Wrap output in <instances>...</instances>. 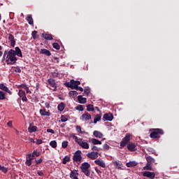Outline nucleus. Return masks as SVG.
<instances>
[{"label": "nucleus", "mask_w": 179, "mask_h": 179, "mask_svg": "<svg viewBox=\"0 0 179 179\" xmlns=\"http://www.w3.org/2000/svg\"><path fill=\"white\" fill-rule=\"evenodd\" d=\"M7 65H13L16 64L17 61V57H16V53H15V50L10 49L9 51H4L3 58L5 59Z\"/></svg>", "instance_id": "obj_1"}, {"label": "nucleus", "mask_w": 179, "mask_h": 179, "mask_svg": "<svg viewBox=\"0 0 179 179\" xmlns=\"http://www.w3.org/2000/svg\"><path fill=\"white\" fill-rule=\"evenodd\" d=\"M150 138L151 139H160V135H164V131L162 129H150Z\"/></svg>", "instance_id": "obj_2"}, {"label": "nucleus", "mask_w": 179, "mask_h": 179, "mask_svg": "<svg viewBox=\"0 0 179 179\" xmlns=\"http://www.w3.org/2000/svg\"><path fill=\"white\" fill-rule=\"evenodd\" d=\"M90 167V164L88 162H84L80 166L81 171L86 176V177H90V171L89 170Z\"/></svg>", "instance_id": "obj_3"}, {"label": "nucleus", "mask_w": 179, "mask_h": 179, "mask_svg": "<svg viewBox=\"0 0 179 179\" xmlns=\"http://www.w3.org/2000/svg\"><path fill=\"white\" fill-rule=\"evenodd\" d=\"M79 85H80V81L79 80H71L70 82H67L65 83V86L66 87H69L70 89H76Z\"/></svg>", "instance_id": "obj_4"}, {"label": "nucleus", "mask_w": 179, "mask_h": 179, "mask_svg": "<svg viewBox=\"0 0 179 179\" xmlns=\"http://www.w3.org/2000/svg\"><path fill=\"white\" fill-rule=\"evenodd\" d=\"M73 161L78 164H80V162H82V151L78 150L73 156Z\"/></svg>", "instance_id": "obj_5"}, {"label": "nucleus", "mask_w": 179, "mask_h": 179, "mask_svg": "<svg viewBox=\"0 0 179 179\" xmlns=\"http://www.w3.org/2000/svg\"><path fill=\"white\" fill-rule=\"evenodd\" d=\"M129 141H131V134H126L125 136L120 142V146H122V148H124V146H127V144L128 143V142H129Z\"/></svg>", "instance_id": "obj_6"}, {"label": "nucleus", "mask_w": 179, "mask_h": 179, "mask_svg": "<svg viewBox=\"0 0 179 179\" xmlns=\"http://www.w3.org/2000/svg\"><path fill=\"white\" fill-rule=\"evenodd\" d=\"M87 157H88V159H91V160H96V159L99 157V152L94 151L89 152L87 154Z\"/></svg>", "instance_id": "obj_7"}, {"label": "nucleus", "mask_w": 179, "mask_h": 179, "mask_svg": "<svg viewBox=\"0 0 179 179\" xmlns=\"http://www.w3.org/2000/svg\"><path fill=\"white\" fill-rule=\"evenodd\" d=\"M143 177H147L148 178L155 179V177H156V173L155 172H150V171H144L143 173Z\"/></svg>", "instance_id": "obj_8"}, {"label": "nucleus", "mask_w": 179, "mask_h": 179, "mask_svg": "<svg viewBox=\"0 0 179 179\" xmlns=\"http://www.w3.org/2000/svg\"><path fill=\"white\" fill-rule=\"evenodd\" d=\"M19 97L22 99V101H27V97L26 96V92L23 90H19L17 93Z\"/></svg>", "instance_id": "obj_9"}, {"label": "nucleus", "mask_w": 179, "mask_h": 179, "mask_svg": "<svg viewBox=\"0 0 179 179\" xmlns=\"http://www.w3.org/2000/svg\"><path fill=\"white\" fill-rule=\"evenodd\" d=\"M48 85L51 86V87H54L53 92H57V83H55V80L52 78H49L48 80Z\"/></svg>", "instance_id": "obj_10"}, {"label": "nucleus", "mask_w": 179, "mask_h": 179, "mask_svg": "<svg viewBox=\"0 0 179 179\" xmlns=\"http://www.w3.org/2000/svg\"><path fill=\"white\" fill-rule=\"evenodd\" d=\"M31 160H34V156L33 154H28L25 164H27V166H31Z\"/></svg>", "instance_id": "obj_11"}, {"label": "nucleus", "mask_w": 179, "mask_h": 179, "mask_svg": "<svg viewBox=\"0 0 179 179\" xmlns=\"http://www.w3.org/2000/svg\"><path fill=\"white\" fill-rule=\"evenodd\" d=\"M113 118H114V116L111 113H105L103 117V121H111L112 120H113Z\"/></svg>", "instance_id": "obj_12"}, {"label": "nucleus", "mask_w": 179, "mask_h": 179, "mask_svg": "<svg viewBox=\"0 0 179 179\" xmlns=\"http://www.w3.org/2000/svg\"><path fill=\"white\" fill-rule=\"evenodd\" d=\"M8 40L10 43V46L11 47H15V45H16V40L15 39V36H13V35H12V34H8Z\"/></svg>", "instance_id": "obj_13"}, {"label": "nucleus", "mask_w": 179, "mask_h": 179, "mask_svg": "<svg viewBox=\"0 0 179 179\" xmlns=\"http://www.w3.org/2000/svg\"><path fill=\"white\" fill-rule=\"evenodd\" d=\"M127 149L129 152H136L137 150L136 145L134 143H130L127 145Z\"/></svg>", "instance_id": "obj_14"}, {"label": "nucleus", "mask_w": 179, "mask_h": 179, "mask_svg": "<svg viewBox=\"0 0 179 179\" xmlns=\"http://www.w3.org/2000/svg\"><path fill=\"white\" fill-rule=\"evenodd\" d=\"M78 145H79V146L82 147L83 149H89V143L83 141V140H82V138L78 142Z\"/></svg>", "instance_id": "obj_15"}, {"label": "nucleus", "mask_w": 179, "mask_h": 179, "mask_svg": "<svg viewBox=\"0 0 179 179\" xmlns=\"http://www.w3.org/2000/svg\"><path fill=\"white\" fill-rule=\"evenodd\" d=\"M83 121H89L92 118V115L89 113L85 112L81 116Z\"/></svg>", "instance_id": "obj_16"}, {"label": "nucleus", "mask_w": 179, "mask_h": 179, "mask_svg": "<svg viewBox=\"0 0 179 179\" xmlns=\"http://www.w3.org/2000/svg\"><path fill=\"white\" fill-rule=\"evenodd\" d=\"M95 164L102 167L103 169H106V163L103 160L96 159L94 161Z\"/></svg>", "instance_id": "obj_17"}, {"label": "nucleus", "mask_w": 179, "mask_h": 179, "mask_svg": "<svg viewBox=\"0 0 179 179\" xmlns=\"http://www.w3.org/2000/svg\"><path fill=\"white\" fill-rule=\"evenodd\" d=\"M78 176H79V173H78V171H76V170L71 171V172L70 173V178L79 179V178H78Z\"/></svg>", "instance_id": "obj_18"}, {"label": "nucleus", "mask_w": 179, "mask_h": 179, "mask_svg": "<svg viewBox=\"0 0 179 179\" xmlns=\"http://www.w3.org/2000/svg\"><path fill=\"white\" fill-rule=\"evenodd\" d=\"M0 89H1V90H3V92H6V93H8V94H12V92L10 90V89L8 88V87H6L3 84H0Z\"/></svg>", "instance_id": "obj_19"}, {"label": "nucleus", "mask_w": 179, "mask_h": 179, "mask_svg": "<svg viewBox=\"0 0 179 179\" xmlns=\"http://www.w3.org/2000/svg\"><path fill=\"white\" fill-rule=\"evenodd\" d=\"M40 54H43V55H46L47 57H51V52L47 49H41Z\"/></svg>", "instance_id": "obj_20"}, {"label": "nucleus", "mask_w": 179, "mask_h": 179, "mask_svg": "<svg viewBox=\"0 0 179 179\" xmlns=\"http://www.w3.org/2000/svg\"><path fill=\"white\" fill-rule=\"evenodd\" d=\"M93 135L95 138H99V139H101V138H103V136H104V135H103V133H101L97 130L94 131Z\"/></svg>", "instance_id": "obj_21"}, {"label": "nucleus", "mask_w": 179, "mask_h": 179, "mask_svg": "<svg viewBox=\"0 0 179 179\" xmlns=\"http://www.w3.org/2000/svg\"><path fill=\"white\" fill-rule=\"evenodd\" d=\"M17 89H25L27 93H29L30 94H31V91L29 90V87H27L24 84H21V85H18Z\"/></svg>", "instance_id": "obj_22"}, {"label": "nucleus", "mask_w": 179, "mask_h": 179, "mask_svg": "<svg viewBox=\"0 0 179 179\" xmlns=\"http://www.w3.org/2000/svg\"><path fill=\"white\" fill-rule=\"evenodd\" d=\"M78 100L80 104H85V103L87 101V99L86 98H83L82 95H79L78 96Z\"/></svg>", "instance_id": "obj_23"}, {"label": "nucleus", "mask_w": 179, "mask_h": 179, "mask_svg": "<svg viewBox=\"0 0 179 179\" xmlns=\"http://www.w3.org/2000/svg\"><path fill=\"white\" fill-rule=\"evenodd\" d=\"M41 37L45 40H52V35L50 34H42Z\"/></svg>", "instance_id": "obj_24"}, {"label": "nucleus", "mask_w": 179, "mask_h": 179, "mask_svg": "<svg viewBox=\"0 0 179 179\" xmlns=\"http://www.w3.org/2000/svg\"><path fill=\"white\" fill-rule=\"evenodd\" d=\"M28 131L30 134H33V132H37V127L30 124L28 128Z\"/></svg>", "instance_id": "obj_25"}, {"label": "nucleus", "mask_w": 179, "mask_h": 179, "mask_svg": "<svg viewBox=\"0 0 179 179\" xmlns=\"http://www.w3.org/2000/svg\"><path fill=\"white\" fill-rule=\"evenodd\" d=\"M15 55H17V57H20L21 58L22 57H23V55L22 54V50L19 47L15 48Z\"/></svg>", "instance_id": "obj_26"}, {"label": "nucleus", "mask_w": 179, "mask_h": 179, "mask_svg": "<svg viewBox=\"0 0 179 179\" xmlns=\"http://www.w3.org/2000/svg\"><path fill=\"white\" fill-rule=\"evenodd\" d=\"M39 113H40L41 115H43V116H46V117H50V115H51L50 112H47L45 110V109H41L39 110Z\"/></svg>", "instance_id": "obj_27"}, {"label": "nucleus", "mask_w": 179, "mask_h": 179, "mask_svg": "<svg viewBox=\"0 0 179 179\" xmlns=\"http://www.w3.org/2000/svg\"><path fill=\"white\" fill-rule=\"evenodd\" d=\"M138 165V162L135 161H131L129 162L126 163L127 167H136Z\"/></svg>", "instance_id": "obj_28"}, {"label": "nucleus", "mask_w": 179, "mask_h": 179, "mask_svg": "<svg viewBox=\"0 0 179 179\" xmlns=\"http://www.w3.org/2000/svg\"><path fill=\"white\" fill-rule=\"evenodd\" d=\"M146 161H147V164H151V165H152V163H155V160L154 159V158L152 157L151 156L147 157H146Z\"/></svg>", "instance_id": "obj_29"}, {"label": "nucleus", "mask_w": 179, "mask_h": 179, "mask_svg": "<svg viewBox=\"0 0 179 179\" xmlns=\"http://www.w3.org/2000/svg\"><path fill=\"white\" fill-rule=\"evenodd\" d=\"M57 108L59 111H64V110H65V103H64V102H61L58 105Z\"/></svg>", "instance_id": "obj_30"}, {"label": "nucleus", "mask_w": 179, "mask_h": 179, "mask_svg": "<svg viewBox=\"0 0 179 179\" xmlns=\"http://www.w3.org/2000/svg\"><path fill=\"white\" fill-rule=\"evenodd\" d=\"M91 142L93 145H101V141L96 138H91Z\"/></svg>", "instance_id": "obj_31"}, {"label": "nucleus", "mask_w": 179, "mask_h": 179, "mask_svg": "<svg viewBox=\"0 0 179 179\" xmlns=\"http://www.w3.org/2000/svg\"><path fill=\"white\" fill-rule=\"evenodd\" d=\"M113 164L116 169H122V164H120V162L115 161L113 162Z\"/></svg>", "instance_id": "obj_32"}, {"label": "nucleus", "mask_w": 179, "mask_h": 179, "mask_svg": "<svg viewBox=\"0 0 179 179\" xmlns=\"http://www.w3.org/2000/svg\"><path fill=\"white\" fill-rule=\"evenodd\" d=\"M101 120V115H96L95 118L94 119V124H97L98 121Z\"/></svg>", "instance_id": "obj_33"}, {"label": "nucleus", "mask_w": 179, "mask_h": 179, "mask_svg": "<svg viewBox=\"0 0 179 179\" xmlns=\"http://www.w3.org/2000/svg\"><path fill=\"white\" fill-rule=\"evenodd\" d=\"M68 162H71V157L66 155V156L63 159L62 163H63L64 164H66V163H67Z\"/></svg>", "instance_id": "obj_34"}, {"label": "nucleus", "mask_w": 179, "mask_h": 179, "mask_svg": "<svg viewBox=\"0 0 179 179\" xmlns=\"http://www.w3.org/2000/svg\"><path fill=\"white\" fill-rule=\"evenodd\" d=\"M6 99V94L3 91H0V100H5Z\"/></svg>", "instance_id": "obj_35"}, {"label": "nucleus", "mask_w": 179, "mask_h": 179, "mask_svg": "<svg viewBox=\"0 0 179 179\" xmlns=\"http://www.w3.org/2000/svg\"><path fill=\"white\" fill-rule=\"evenodd\" d=\"M78 93L76 91H70L69 92V96L71 97H76L78 96Z\"/></svg>", "instance_id": "obj_36"}, {"label": "nucleus", "mask_w": 179, "mask_h": 179, "mask_svg": "<svg viewBox=\"0 0 179 179\" xmlns=\"http://www.w3.org/2000/svg\"><path fill=\"white\" fill-rule=\"evenodd\" d=\"M26 20L28 23H34L33 17H31V15H28Z\"/></svg>", "instance_id": "obj_37"}, {"label": "nucleus", "mask_w": 179, "mask_h": 179, "mask_svg": "<svg viewBox=\"0 0 179 179\" xmlns=\"http://www.w3.org/2000/svg\"><path fill=\"white\" fill-rule=\"evenodd\" d=\"M69 117L68 115H62L61 116V121L62 122H66L68 121V118Z\"/></svg>", "instance_id": "obj_38"}, {"label": "nucleus", "mask_w": 179, "mask_h": 179, "mask_svg": "<svg viewBox=\"0 0 179 179\" xmlns=\"http://www.w3.org/2000/svg\"><path fill=\"white\" fill-rule=\"evenodd\" d=\"M94 110V106L92 104L87 106V111H93Z\"/></svg>", "instance_id": "obj_39"}, {"label": "nucleus", "mask_w": 179, "mask_h": 179, "mask_svg": "<svg viewBox=\"0 0 179 179\" xmlns=\"http://www.w3.org/2000/svg\"><path fill=\"white\" fill-rule=\"evenodd\" d=\"M90 94V88H86L84 90V93H83V96H89V94Z\"/></svg>", "instance_id": "obj_40"}, {"label": "nucleus", "mask_w": 179, "mask_h": 179, "mask_svg": "<svg viewBox=\"0 0 179 179\" xmlns=\"http://www.w3.org/2000/svg\"><path fill=\"white\" fill-rule=\"evenodd\" d=\"M143 170H152V164H146V165L143 167Z\"/></svg>", "instance_id": "obj_41"}, {"label": "nucleus", "mask_w": 179, "mask_h": 179, "mask_svg": "<svg viewBox=\"0 0 179 179\" xmlns=\"http://www.w3.org/2000/svg\"><path fill=\"white\" fill-rule=\"evenodd\" d=\"M52 47L55 50H59L61 48V47L59 46V44H58L57 43H52Z\"/></svg>", "instance_id": "obj_42"}, {"label": "nucleus", "mask_w": 179, "mask_h": 179, "mask_svg": "<svg viewBox=\"0 0 179 179\" xmlns=\"http://www.w3.org/2000/svg\"><path fill=\"white\" fill-rule=\"evenodd\" d=\"M0 171H2L4 173H8V169H6L5 166H2L0 165Z\"/></svg>", "instance_id": "obj_43"}, {"label": "nucleus", "mask_w": 179, "mask_h": 179, "mask_svg": "<svg viewBox=\"0 0 179 179\" xmlns=\"http://www.w3.org/2000/svg\"><path fill=\"white\" fill-rule=\"evenodd\" d=\"M76 109L78 110V111H83L85 110V108H83V106L82 105H78L76 106Z\"/></svg>", "instance_id": "obj_44"}, {"label": "nucleus", "mask_w": 179, "mask_h": 179, "mask_svg": "<svg viewBox=\"0 0 179 179\" xmlns=\"http://www.w3.org/2000/svg\"><path fill=\"white\" fill-rule=\"evenodd\" d=\"M50 145H51L52 148H57V141H52L50 143Z\"/></svg>", "instance_id": "obj_45"}, {"label": "nucleus", "mask_w": 179, "mask_h": 179, "mask_svg": "<svg viewBox=\"0 0 179 179\" xmlns=\"http://www.w3.org/2000/svg\"><path fill=\"white\" fill-rule=\"evenodd\" d=\"M62 146L64 149L68 148V141H63L62 143Z\"/></svg>", "instance_id": "obj_46"}, {"label": "nucleus", "mask_w": 179, "mask_h": 179, "mask_svg": "<svg viewBox=\"0 0 179 179\" xmlns=\"http://www.w3.org/2000/svg\"><path fill=\"white\" fill-rule=\"evenodd\" d=\"M31 36H32L34 40H36V38H37V31H32Z\"/></svg>", "instance_id": "obj_47"}, {"label": "nucleus", "mask_w": 179, "mask_h": 179, "mask_svg": "<svg viewBox=\"0 0 179 179\" xmlns=\"http://www.w3.org/2000/svg\"><path fill=\"white\" fill-rule=\"evenodd\" d=\"M91 150H96V152H99L100 150V148H99L98 146L92 145L91 147Z\"/></svg>", "instance_id": "obj_48"}, {"label": "nucleus", "mask_w": 179, "mask_h": 179, "mask_svg": "<svg viewBox=\"0 0 179 179\" xmlns=\"http://www.w3.org/2000/svg\"><path fill=\"white\" fill-rule=\"evenodd\" d=\"M147 150L150 152V153H152V154H153V153H155V149H153V148H150V147H148V148H147Z\"/></svg>", "instance_id": "obj_49"}, {"label": "nucleus", "mask_w": 179, "mask_h": 179, "mask_svg": "<svg viewBox=\"0 0 179 179\" xmlns=\"http://www.w3.org/2000/svg\"><path fill=\"white\" fill-rule=\"evenodd\" d=\"M109 149H110V145H108V144H104L103 145L102 150H108Z\"/></svg>", "instance_id": "obj_50"}, {"label": "nucleus", "mask_w": 179, "mask_h": 179, "mask_svg": "<svg viewBox=\"0 0 179 179\" xmlns=\"http://www.w3.org/2000/svg\"><path fill=\"white\" fill-rule=\"evenodd\" d=\"M76 129L78 134L82 133V127L80 126H76Z\"/></svg>", "instance_id": "obj_51"}, {"label": "nucleus", "mask_w": 179, "mask_h": 179, "mask_svg": "<svg viewBox=\"0 0 179 179\" xmlns=\"http://www.w3.org/2000/svg\"><path fill=\"white\" fill-rule=\"evenodd\" d=\"M73 139L75 140V142H76L78 144L79 143V141L82 139V138H78V136H73Z\"/></svg>", "instance_id": "obj_52"}, {"label": "nucleus", "mask_w": 179, "mask_h": 179, "mask_svg": "<svg viewBox=\"0 0 179 179\" xmlns=\"http://www.w3.org/2000/svg\"><path fill=\"white\" fill-rule=\"evenodd\" d=\"M14 72H17V73H20V72H22V69H20V68H19V67H15Z\"/></svg>", "instance_id": "obj_53"}, {"label": "nucleus", "mask_w": 179, "mask_h": 179, "mask_svg": "<svg viewBox=\"0 0 179 179\" xmlns=\"http://www.w3.org/2000/svg\"><path fill=\"white\" fill-rule=\"evenodd\" d=\"M33 155L36 156V157H38V156H40V152H37L36 150H34Z\"/></svg>", "instance_id": "obj_54"}, {"label": "nucleus", "mask_w": 179, "mask_h": 179, "mask_svg": "<svg viewBox=\"0 0 179 179\" xmlns=\"http://www.w3.org/2000/svg\"><path fill=\"white\" fill-rule=\"evenodd\" d=\"M41 163H43V159H39L36 160V166H37Z\"/></svg>", "instance_id": "obj_55"}, {"label": "nucleus", "mask_w": 179, "mask_h": 179, "mask_svg": "<svg viewBox=\"0 0 179 179\" xmlns=\"http://www.w3.org/2000/svg\"><path fill=\"white\" fill-rule=\"evenodd\" d=\"M52 75L53 78H58V76H59V73H57V72L52 73Z\"/></svg>", "instance_id": "obj_56"}, {"label": "nucleus", "mask_w": 179, "mask_h": 179, "mask_svg": "<svg viewBox=\"0 0 179 179\" xmlns=\"http://www.w3.org/2000/svg\"><path fill=\"white\" fill-rule=\"evenodd\" d=\"M94 170H95L96 173H97V174H101V171H100L99 169V168H97L96 166L94 167Z\"/></svg>", "instance_id": "obj_57"}, {"label": "nucleus", "mask_w": 179, "mask_h": 179, "mask_svg": "<svg viewBox=\"0 0 179 179\" xmlns=\"http://www.w3.org/2000/svg\"><path fill=\"white\" fill-rule=\"evenodd\" d=\"M37 174L40 176V177H43V176H44V173H43V171H38Z\"/></svg>", "instance_id": "obj_58"}, {"label": "nucleus", "mask_w": 179, "mask_h": 179, "mask_svg": "<svg viewBox=\"0 0 179 179\" xmlns=\"http://www.w3.org/2000/svg\"><path fill=\"white\" fill-rule=\"evenodd\" d=\"M41 143H43V140L41 139L36 140V145H41Z\"/></svg>", "instance_id": "obj_59"}, {"label": "nucleus", "mask_w": 179, "mask_h": 179, "mask_svg": "<svg viewBox=\"0 0 179 179\" xmlns=\"http://www.w3.org/2000/svg\"><path fill=\"white\" fill-rule=\"evenodd\" d=\"M76 90H79L80 92H83V88L82 87H79V85L76 87Z\"/></svg>", "instance_id": "obj_60"}, {"label": "nucleus", "mask_w": 179, "mask_h": 179, "mask_svg": "<svg viewBox=\"0 0 179 179\" xmlns=\"http://www.w3.org/2000/svg\"><path fill=\"white\" fill-rule=\"evenodd\" d=\"M47 132L49 134H55V131L52 129H48Z\"/></svg>", "instance_id": "obj_61"}, {"label": "nucleus", "mask_w": 179, "mask_h": 179, "mask_svg": "<svg viewBox=\"0 0 179 179\" xmlns=\"http://www.w3.org/2000/svg\"><path fill=\"white\" fill-rule=\"evenodd\" d=\"M7 125H8V127H9L10 128H12V121H9V122L7 123Z\"/></svg>", "instance_id": "obj_62"}, {"label": "nucleus", "mask_w": 179, "mask_h": 179, "mask_svg": "<svg viewBox=\"0 0 179 179\" xmlns=\"http://www.w3.org/2000/svg\"><path fill=\"white\" fill-rule=\"evenodd\" d=\"M28 140L29 141V142H31L32 143H36V141H34V139H33L31 138H29Z\"/></svg>", "instance_id": "obj_63"}, {"label": "nucleus", "mask_w": 179, "mask_h": 179, "mask_svg": "<svg viewBox=\"0 0 179 179\" xmlns=\"http://www.w3.org/2000/svg\"><path fill=\"white\" fill-rule=\"evenodd\" d=\"M45 106L46 108H50V103H45Z\"/></svg>", "instance_id": "obj_64"}]
</instances>
